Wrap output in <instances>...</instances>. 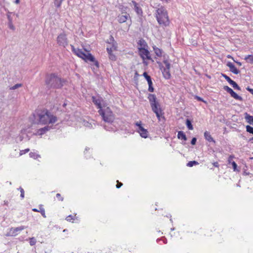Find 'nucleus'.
I'll return each mask as SVG.
<instances>
[{
  "mask_svg": "<svg viewBox=\"0 0 253 253\" xmlns=\"http://www.w3.org/2000/svg\"><path fill=\"white\" fill-rule=\"evenodd\" d=\"M34 117L38 124L43 125H53L57 121V117L46 108L37 109Z\"/></svg>",
  "mask_w": 253,
  "mask_h": 253,
  "instance_id": "f257e3e1",
  "label": "nucleus"
},
{
  "mask_svg": "<svg viewBox=\"0 0 253 253\" xmlns=\"http://www.w3.org/2000/svg\"><path fill=\"white\" fill-rule=\"evenodd\" d=\"M156 18L159 24L161 26L166 27L169 25L170 20L168 11L164 7L161 6L157 9Z\"/></svg>",
  "mask_w": 253,
  "mask_h": 253,
  "instance_id": "f03ea898",
  "label": "nucleus"
},
{
  "mask_svg": "<svg viewBox=\"0 0 253 253\" xmlns=\"http://www.w3.org/2000/svg\"><path fill=\"white\" fill-rule=\"evenodd\" d=\"M72 51L79 57L83 59L85 62H92L94 63V65L99 68V63L95 60L94 57L89 52V51H86V53H84L82 49L79 48H76L73 45H71Z\"/></svg>",
  "mask_w": 253,
  "mask_h": 253,
  "instance_id": "7ed1b4c3",
  "label": "nucleus"
},
{
  "mask_svg": "<svg viewBox=\"0 0 253 253\" xmlns=\"http://www.w3.org/2000/svg\"><path fill=\"white\" fill-rule=\"evenodd\" d=\"M65 81L55 74L47 75L45 79V84L50 88H59L63 85Z\"/></svg>",
  "mask_w": 253,
  "mask_h": 253,
  "instance_id": "20e7f679",
  "label": "nucleus"
},
{
  "mask_svg": "<svg viewBox=\"0 0 253 253\" xmlns=\"http://www.w3.org/2000/svg\"><path fill=\"white\" fill-rule=\"evenodd\" d=\"M148 99L150 102L152 111L156 114L158 119L160 121L161 118H164V112L161 108L160 104L157 100L156 96L154 94H149Z\"/></svg>",
  "mask_w": 253,
  "mask_h": 253,
  "instance_id": "39448f33",
  "label": "nucleus"
},
{
  "mask_svg": "<svg viewBox=\"0 0 253 253\" xmlns=\"http://www.w3.org/2000/svg\"><path fill=\"white\" fill-rule=\"evenodd\" d=\"M98 112L105 122L112 123L114 121L115 115L109 107L104 106V108L98 110Z\"/></svg>",
  "mask_w": 253,
  "mask_h": 253,
  "instance_id": "423d86ee",
  "label": "nucleus"
},
{
  "mask_svg": "<svg viewBox=\"0 0 253 253\" xmlns=\"http://www.w3.org/2000/svg\"><path fill=\"white\" fill-rule=\"evenodd\" d=\"M135 125L137 127L136 131L140 134V135L144 138H146L148 136L149 132L147 129H145L142 126V123L141 121H138L135 123Z\"/></svg>",
  "mask_w": 253,
  "mask_h": 253,
  "instance_id": "0eeeda50",
  "label": "nucleus"
},
{
  "mask_svg": "<svg viewBox=\"0 0 253 253\" xmlns=\"http://www.w3.org/2000/svg\"><path fill=\"white\" fill-rule=\"evenodd\" d=\"M163 62L166 65V68L164 69L162 72L163 76L166 79H169L171 77L170 73V64L167 60H164Z\"/></svg>",
  "mask_w": 253,
  "mask_h": 253,
  "instance_id": "6e6552de",
  "label": "nucleus"
},
{
  "mask_svg": "<svg viewBox=\"0 0 253 253\" xmlns=\"http://www.w3.org/2000/svg\"><path fill=\"white\" fill-rule=\"evenodd\" d=\"M57 42L59 45L65 47L68 45V40L65 33H61L57 38Z\"/></svg>",
  "mask_w": 253,
  "mask_h": 253,
  "instance_id": "1a4fd4ad",
  "label": "nucleus"
},
{
  "mask_svg": "<svg viewBox=\"0 0 253 253\" xmlns=\"http://www.w3.org/2000/svg\"><path fill=\"white\" fill-rule=\"evenodd\" d=\"M138 51L140 56L143 60H149L151 59L150 52L147 48H141L140 49H138Z\"/></svg>",
  "mask_w": 253,
  "mask_h": 253,
  "instance_id": "9d476101",
  "label": "nucleus"
},
{
  "mask_svg": "<svg viewBox=\"0 0 253 253\" xmlns=\"http://www.w3.org/2000/svg\"><path fill=\"white\" fill-rule=\"evenodd\" d=\"M92 100L93 103L97 106V109L100 110L104 108V106H105L103 104L104 100L102 97L96 98L94 96L92 97Z\"/></svg>",
  "mask_w": 253,
  "mask_h": 253,
  "instance_id": "9b49d317",
  "label": "nucleus"
},
{
  "mask_svg": "<svg viewBox=\"0 0 253 253\" xmlns=\"http://www.w3.org/2000/svg\"><path fill=\"white\" fill-rule=\"evenodd\" d=\"M125 15H119L118 17V21L120 23H123L126 21V20L130 18L129 14L126 12L125 13Z\"/></svg>",
  "mask_w": 253,
  "mask_h": 253,
  "instance_id": "f8f14e48",
  "label": "nucleus"
},
{
  "mask_svg": "<svg viewBox=\"0 0 253 253\" xmlns=\"http://www.w3.org/2000/svg\"><path fill=\"white\" fill-rule=\"evenodd\" d=\"M227 66L229 68L230 71L233 73L237 75L240 73V71L231 62H228Z\"/></svg>",
  "mask_w": 253,
  "mask_h": 253,
  "instance_id": "ddd939ff",
  "label": "nucleus"
},
{
  "mask_svg": "<svg viewBox=\"0 0 253 253\" xmlns=\"http://www.w3.org/2000/svg\"><path fill=\"white\" fill-rule=\"evenodd\" d=\"M132 2L134 5V10L136 13L140 16H142L143 14L142 8L138 5V4L135 1H132Z\"/></svg>",
  "mask_w": 253,
  "mask_h": 253,
  "instance_id": "4468645a",
  "label": "nucleus"
},
{
  "mask_svg": "<svg viewBox=\"0 0 253 253\" xmlns=\"http://www.w3.org/2000/svg\"><path fill=\"white\" fill-rule=\"evenodd\" d=\"M49 129V127L48 126H45L42 128L38 129L36 133V135H42L44 134L46 132H47Z\"/></svg>",
  "mask_w": 253,
  "mask_h": 253,
  "instance_id": "2eb2a0df",
  "label": "nucleus"
},
{
  "mask_svg": "<svg viewBox=\"0 0 253 253\" xmlns=\"http://www.w3.org/2000/svg\"><path fill=\"white\" fill-rule=\"evenodd\" d=\"M204 137L209 142H212L214 143H215V140L213 139L212 136H211L210 133L207 131H206L204 133Z\"/></svg>",
  "mask_w": 253,
  "mask_h": 253,
  "instance_id": "dca6fc26",
  "label": "nucleus"
},
{
  "mask_svg": "<svg viewBox=\"0 0 253 253\" xmlns=\"http://www.w3.org/2000/svg\"><path fill=\"white\" fill-rule=\"evenodd\" d=\"M138 49H140L141 48H147L148 47L147 44L143 39H140L137 42Z\"/></svg>",
  "mask_w": 253,
  "mask_h": 253,
  "instance_id": "f3484780",
  "label": "nucleus"
},
{
  "mask_svg": "<svg viewBox=\"0 0 253 253\" xmlns=\"http://www.w3.org/2000/svg\"><path fill=\"white\" fill-rule=\"evenodd\" d=\"M153 48L155 53L158 57H162L163 53L162 49L156 47V46H153Z\"/></svg>",
  "mask_w": 253,
  "mask_h": 253,
  "instance_id": "a211bd4d",
  "label": "nucleus"
},
{
  "mask_svg": "<svg viewBox=\"0 0 253 253\" xmlns=\"http://www.w3.org/2000/svg\"><path fill=\"white\" fill-rule=\"evenodd\" d=\"M66 220L69 222H74L75 220H78V217L77 216V214L74 215H69L66 217Z\"/></svg>",
  "mask_w": 253,
  "mask_h": 253,
  "instance_id": "6ab92c4d",
  "label": "nucleus"
},
{
  "mask_svg": "<svg viewBox=\"0 0 253 253\" xmlns=\"http://www.w3.org/2000/svg\"><path fill=\"white\" fill-rule=\"evenodd\" d=\"M24 229V227H19L10 229V232L12 233L13 235H16L18 232H20Z\"/></svg>",
  "mask_w": 253,
  "mask_h": 253,
  "instance_id": "aec40b11",
  "label": "nucleus"
},
{
  "mask_svg": "<svg viewBox=\"0 0 253 253\" xmlns=\"http://www.w3.org/2000/svg\"><path fill=\"white\" fill-rule=\"evenodd\" d=\"M245 118L246 120L249 124L253 125V116H251L246 113L245 114Z\"/></svg>",
  "mask_w": 253,
  "mask_h": 253,
  "instance_id": "412c9836",
  "label": "nucleus"
},
{
  "mask_svg": "<svg viewBox=\"0 0 253 253\" xmlns=\"http://www.w3.org/2000/svg\"><path fill=\"white\" fill-rule=\"evenodd\" d=\"M177 137L178 139L183 140L184 141H186L187 140L186 135L182 131H178L177 134Z\"/></svg>",
  "mask_w": 253,
  "mask_h": 253,
  "instance_id": "4be33fe9",
  "label": "nucleus"
},
{
  "mask_svg": "<svg viewBox=\"0 0 253 253\" xmlns=\"http://www.w3.org/2000/svg\"><path fill=\"white\" fill-rule=\"evenodd\" d=\"M231 96L233 97L234 99L237 100L242 101L243 98L241 96L238 95L233 90L230 94Z\"/></svg>",
  "mask_w": 253,
  "mask_h": 253,
  "instance_id": "5701e85b",
  "label": "nucleus"
},
{
  "mask_svg": "<svg viewBox=\"0 0 253 253\" xmlns=\"http://www.w3.org/2000/svg\"><path fill=\"white\" fill-rule=\"evenodd\" d=\"M39 207V212L41 213V214H42V216L43 217L46 218V216L45 214V210L43 208V206L42 205H40Z\"/></svg>",
  "mask_w": 253,
  "mask_h": 253,
  "instance_id": "b1692460",
  "label": "nucleus"
},
{
  "mask_svg": "<svg viewBox=\"0 0 253 253\" xmlns=\"http://www.w3.org/2000/svg\"><path fill=\"white\" fill-rule=\"evenodd\" d=\"M244 59L247 62L253 64V55H248L245 56Z\"/></svg>",
  "mask_w": 253,
  "mask_h": 253,
  "instance_id": "393cba45",
  "label": "nucleus"
},
{
  "mask_svg": "<svg viewBox=\"0 0 253 253\" xmlns=\"http://www.w3.org/2000/svg\"><path fill=\"white\" fill-rule=\"evenodd\" d=\"M117 47V46L114 44H113L110 47L108 46L107 47V52H113L114 51L116 50Z\"/></svg>",
  "mask_w": 253,
  "mask_h": 253,
  "instance_id": "a878e982",
  "label": "nucleus"
},
{
  "mask_svg": "<svg viewBox=\"0 0 253 253\" xmlns=\"http://www.w3.org/2000/svg\"><path fill=\"white\" fill-rule=\"evenodd\" d=\"M108 53L109 54V58L110 60L114 61L116 60V56L113 53V52H108Z\"/></svg>",
  "mask_w": 253,
  "mask_h": 253,
  "instance_id": "bb28decb",
  "label": "nucleus"
},
{
  "mask_svg": "<svg viewBox=\"0 0 253 253\" xmlns=\"http://www.w3.org/2000/svg\"><path fill=\"white\" fill-rule=\"evenodd\" d=\"M231 85H232V86L235 88V89H238V90H241V88L239 86V85L237 84V83L234 82V81H232L230 83H229Z\"/></svg>",
  "mask_w": 253,
  "mask_h": 253,
  "instance_id": "cd10ccee",
  "label": "nucleus"
},
{
  "mask_svg": "<svg viewBox=\"0 0 253 253\" xmlns=\"http://www.w3.org/2000/svg\"><path fill=\"white\" fill-rule=\"evenodd\" d=\"M199 163L195 161H190L187 164V166L189 167H192L194 165H198Z\"/></svg>",
  "mask_w": 253,
  "mask_h": 253,
  "instance_id": "c85d7f7f",
  "label": "nucleus"
},
{
  "mask_svg": "<svg viewBox=\"0 0 253 253\" xmlns=\"http://www.w3.org/2000/svg\"><path fill=\"white\" fill-rule=\"evenodd\" d=\"M186 124L187 127L188 128V129L189 130H192L193 129L192 125L189 120L187 119Z\"/></svg>",
  "mask_w": 253,
  "mask_h": 253,
  "instance_id": "c756f323",
  "label": "nucleus"
},
{
  "mask_svg": "<svg viewBox=\"0 0 253 253\" xmlns=\"http://www.w3.org/2000/svg\"><path fill=\"white\" fill-rule=\"evenodd\" d=\"M63 0H55L54 4L57 7H59Z\"/></svg>",
  "mask_w": 253,
  "mask_h": 253,
  "instance_id": "7c9ffc66",
  "label": "nucleus"
},
{
  "mask_svg": "<svg viewBox=\"0 0 253 253\" xmlns=\"http://www.w3.org/2000/svg\"><path fill=\"white\" fill-rule=\"evenodd\" d=\"M143 76L146 79V80H147V82H148L152 80L151 77L149 75H148L147 72H144L143 74Z\"/></svg>",
  "mask_w": 253,
  "mask_h": 253,
  "instance_id": "2f4dec72",
  "label": "nucleus"
},
{
  "mask_svg": "<svg viewBox=\"0 0 253 253\" xmlns=\"http://www.w3.org/2000/svg\"><path fill=\"white\" fill-rule=\"evenodd\" d=\"M247 131L253 134V127L250 126H246Z\"/></svg>",
  "mask_w": 253,
  "mask_h": 253,
  "instance_id": "473e14b6",
  "label": "nucleus"
},
{
  "mask_svg": "<svg viewBox=\"0 0 253 253\" xmlns=\"http://www.w3.org/2000/svg\"><path fill=\"white\" fill-rule=\"evenodd\" d=\"M231 165H232V166L233 167V170L234 171H239V170H238L237 169V165L236 163L234 161H233L232 162V164Z\"/></svg>",
  "mask_w": 253,
  "mask_h": 253,
  "instance_id": "72a5a7b5",
  "label": "nucleus"
},
{
  "mask_svg": "<svg viewBox=\"0 0 253 253\" xmlns=\"http://www.w3.org/2000/svg\"><path fill=\"white\" fill-rule=\"evenodd\" d=\"M22 86V84H16L15 85H14V86L11 87L10 88V89H12V90H14L18 87H20Z\"/></svg>",
  "mask_w": 253,
  "mask_h": 253,
  "instance_id": "f704fd0d",
  "label": "nucleus"
},
{
  "mask_svg": "<svg viewBox=\"0 0 253 253\" xmlns=\"http://www.w3.org/2000/svg\"><path fill=\"white\" fill-rule=\"evenodd\" d=\"M222 76L229 83H230L232 81V80H231L230 78L227 76L226 75L222 74Z\"/></svg>",
  "mask_w": 253,
  "mask_h": 253,
  "instance_id": "c9c22d12",
  "label": "nucleus"
},
{
  "mask_svg": "<svg viewBox=\"0 0 253 253\" xmlns=\"http://www.w3.org/2000/svg\"><path fill=\"white\" fill-rule=\"evenodd\" d=\"M234 158L233 155H230L228 159V164H232V162H233V159Z\"/></svg>",
  "mask_w": 253,
  "mask_h": 253,
  "instance_id": "e433bc0d",
  "label": "nucleus"
},
{
  "mask_svg": "<svg viewBox=\"0 0 253 253\" xmlns=\"http://www.w3.org/2000/svg\"><path fill=\"white\" fill-rule=\"evenodd\" d=\"M8 26L10 29H12V30H14V26H13L12 22V20H10V21L8 22Z\"/></svg>",
  "mask_w": 253,
  "mask_h": 253,
  "instance_id": "4c0bfd02",
  "label": "nucleus"
},
{
  "mask_svg": "<svg viewBox=\"0 0 253 253\" xmlns=\"http://www.w3.org/2000/svg\"><path fill=\"white\" fill-rule=\"evenodd\" d=\"M56 197L57 198L58 201H63V198L61 196V195L59 193H57L56 195Z\"/></svg>",
  "mask_w": 253,
  "mask_h": 253,
  "instance_id": "58836bf2",
  "label": "nucleus"
},
{
  "mask_svg": "<svg viewBox=\"0 0 253 253\" xmlns=\"http://www.w3.org/2000/svg\"><path fill=\"white\" fill-rule=\"evenodd\" d=\"M29 151H30V149L29 148L23 150H21L20 151V154L22 155V154H25V153L28 152Z\"/></svg>",
  "mask_w": 253,
  "mask_h": 253,
  "instance_id": "ea45409f",
  "label": "nucleus"
},
{
  "mask_svg": "<svg viewBox=\"0 0 253 253\" xmlns=\"http://www.w3.org/2000/svg\"><path fill=\"white\" fill-rule=\"evenodd\" d=\"M20 193H21L20 196L23 199L24 197V189L22 188H20Z\"/></svg>",
  "mask_w": 253,
  "mask_h": 253,
  "instance_id": "a19ab883",
  "label": "nucleus"
},
{
  "mask_svg": "<svg viewBox=\"0 0 253 253\" xmlns=\"http://www.w3.org/2000/svg\"><path fill=\"white\" fill-rule=\"evenodd\" d=\"M148 90L149 92H153L154 90L153 85H149Z\"/></svg>",
  "mask_w": 253,
  "mask_h": 253,
  "instance_id": "79ce46f5",
  "label": "nucleus"
},
{
  "mask_svg": "<svg viewBox=\"0 0 253 253\" xmlns=\"http://www.w3.org/2000/svg\"><path fill=\"white\" fill-rule=\"evenodd\" d=\"M117 184L116 185L117 188H120L123 185V183L119 182V180L117 181Z\"/></svg>",
  "mask_w": 253,
  "mask_h": 253,
  "instance_id": "37998d69",
  "label": "nucleus"
},
{
  "mask_svg": "<svg viewBox=\"0 0 253 253\" xmlns=\"http://www.w3.org/2000/svg\"><path fill=\"white\" fill-rule=\"evenodd\" d=\"M223 89L225 91H226L227 92H228V91H229L231 88L230 87H229L228 86L225 85V86H224Z\"/></svg>",
  "mask_w": 253,
  "mask_h": 253,
  "instance_id": "c03bdc74",
  "label": "nucleus"
},
{
  "mask_svg": "<svg viewBox=\"0 0 253 253\" xmlns=\"http://www.w3.org/2000/svg\"><path fill=\"white\" fill-rule=\"evenodd\" d=\"M197 141V139L195 137H193L191 141V143L192 145H195L196 144Z\"/></svg>",
  "mask_w": 253,
  "mask_h": 253,
  "instance_id": "a18cd8bd",
  "label": "nucleus"
},
{
  "mask_svg": "<svg viewBox=\"0 0 253 253\" xmlns=\"http://www.w3.org/2000/svg\"><path fill=\"white\" fill-rule=\"evenodd\" d=\"M212 165L214 167H215L216 168L219 167V164L217 162H215L212 163Z\"/></svg>",
  "mask_w": 253,
  "mask_h": 253,
  "instance_id": "49530a36",
  "label": "nucleus"
},
{
  "mask_svg": "<svg viewBox=\"0 0 253 253\" xmlns=\"http://www.w3.org/2000/svg\"><path fill=\"white\" fill-rule=\"evenodd\" d=\"M196 98L199 101H204L203 99L202 98H201L200 97L196 96Z\"/></svg>",
  "mask_w": 253,
  "mask_h": 253,
  "instance_id": "de8ad7c7",
  "label": "nucleus"
},
{
  "mask_svg": "<svg viewBox=\"0 0 253 253\" xmlns=\"http://www.w3.org/2000/svg\"><path fill=\"white\" fill-rule=\"evenodd\" d=\"M32 211H35V212H39V209L34 208V209H32Z\"/></svg>",
  "mask_w": 253,
  "mask_h": 253,
  "instance_id": "09e8293b",
  "label": "nucleus"
},
{
  "mask_svg": "<svg viewBox=\"0 0 253 253\" xmlns=\"http://www.w3.org/2000/svg\"><path fill=\"white\" fill-rule=\"evenodd\" d=\"M148 86L149 85H153V83H152V80H151L149 82H148Z\"/></svg>",
  "mask_w": 253,
  "mask_h": 253,
  "instance_id": "8fccbe9b",
  "label": "nucleus"
},
{
  "mask_svg": "<svg viewBox=\"0 0 253 253\" xmlns=\"http://www.w3.org/2000/svg\"><path fill=\"white\" fill-rule=\"evenodd\" d=\"M139 76V75L138 73H137V72H136L135 73V76H134V77H135V78L137 77H138V76Z\"/></svg>",
  "mask_w": 253,
  "mask_h": 253,
  "instance_id": "3c124183",
  "label": "nucleus"
},
{
  "mask_svg": "<svg viewBox=\"0 0 253 253\" xmlns=\"http://www.w3.org/2000/svg\"><path fill=\"white\" fill-rule=\"evenodd\" d=\"M248 90H249L251 93H253V89L248 88Z\"/></svg>",
  "mask_w": 253,
  "mask_h": 253,
  "instance_id": "603ef678",
  "label": "nucleus"
},
{
  "mask_svg": "<svg viewBox=\"0 0 253 253\" xmlns=\"http://www.w3.org/2000/svg\"><path fill=\"white\" fill-rule=\"evenodd\" d=\"M15 2L16 3V4H18L20 2V0H16Z\"/></svg>",
  "mask_w": 253,
  "mask_h": 253,
  "instance_id": "864d4df0",
  "label": "nucleus"
},
{
  "mask_svg": "<svg viewBox=\"0 0 253 253\" xmlns=\"http://www.w3.org/2000/svg\"><path fill=\"white\" fill-rule=\"evenodd\" d=\"M7 18L8 19L9 21H10V20H12L9 15H7Z\"/></svg>",
  "mask_w": 253,
  "mask_h": 253,
  "instance_id": "5fc2aeb1",
  "label": "nucleus"
},
{
  "mask_svg": "<svg viewBox=\"0 0 253 253\" xmlns=\"http://www.w3.org/2000/svg\"><path fill=\"white\" fill-rule=\"evenodd\" d=\"M232 91H233V89L231 88V90L229 91H228V93H230V94L232 92Z\"/></svg>",
  "mask_w": 253,
  "mask_h": 253,
  "instance_id": "6e6d98bb",
  "label": "nucleus"
},
{
  "mask_svg": "<svg viewBox=\"0 0 253 253\" xmlns=\"http://www.w3.org/2000/svg\"><path fill=\"white\" fill-rule=\"evenodd\" d=\"M227 58H232V57H231V55H228V56H227Z\"/></svg>",
  "mask_w": 253,
  "mask_h": 253,
  "instance_id": "4d7b16f0",
  "label": "nucleus"
},
{
  "mask_svg": "<svg viewBox=\"0 0 253 253\" xmlns=\"http://www.w3.org/2000/svg\"><path fill=\"white\" fill-rule=\"evenodd\" d=\"M238 65H241V63L240 62H238Z\"/></svg>",
  "mask_w": 253,
  "mask_h": 253,
  "instance_id": "13d9d810",
  "label": "nucleus"
},
{
  "mask_svg": "<svg viewBox=\"0 0 253 253\" xmlns=\"http://www.w3.org/2000/svg\"><path fill=\"white\" fill-rule=\"evenodd\" d=\"M33 154L32 153H31L30 154V155H31V157H32V155H33Z\"/></svg>",
  "mask_w": 253,
  "mask_h": 253,
  "instance_id": "bf43d9fd",
  "label": "nucleus"
},
{
  "mask_svg": "<svg viewBox=\"0 0 253 253\" xmlns=\"http://www.w3.org/2000/svg\"><path fill=\"white\" fill-rule=\"evenodd\" d=\"M130 24H129V25H128V29L129 28V27H130Z\"/></svg>",
  "mask_w": 253,
  "mask_h": 253,
  "instance_id": "052dcab7",
  "label": "nucleus"
}]
</instances>
